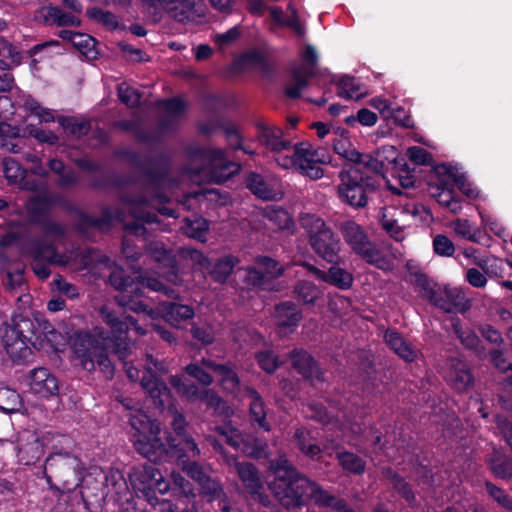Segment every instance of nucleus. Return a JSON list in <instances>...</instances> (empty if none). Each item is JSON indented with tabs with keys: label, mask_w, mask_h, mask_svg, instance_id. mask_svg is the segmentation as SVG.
<instances>
[{
	"label": "nucleus",
	"mask_w": 512,
	"mask_h": 512,
	"mask_svg": "<svg viewBox=\"0 0 512 512\" xmlns=\"http://www.w3.org/2000/svg\"><path fill=\"white\" fill-rule=\"evenodd\" d=\"M100 313L103 321L110 328V336L100 340L90 333L81 332L76 335L73 350L81 366L89 372L96 370L98 367L106 378H112L114 365L107 353V349L111 348L113 353L123 362L128 378L132 381L138 380V368L128 361L133 348V343L128 337V331L132 326L138 335H145L146 330L139 326L133 317L127 316L121 319L106 306L101 308Z\"/></svg>",
	"instance_id": "1"
},
{
	"label": "nucleus",
	"mask_w": 512,
	"mask_h": 512,
	"mask_svg": "<svg viewBox=\"0 0 512 512\" xmlns=\"http://www.w3.org/2000/svg\"><path fill=\"white\" fill-rule=\"evenodd\" d=\"M166 179L163 177H148L141 185H130L119 193L121 203L128 208L130 215L135 222L125 225V230L130 234L140 236L146 233L143 224H158V216L148 209H155L160 214L176 218L173 209L162 206L167 201L163 192V184Z\"/></svg>",
	"instance_id": "2"
},
{
	"label": "nucleus",
	"mask_w": 512,
	"mask_h": 512,
	"mask_svg": "<svg viewBox=\"0 0 512 512\" xmlns=\"http://www.w3.org/2000/svg\"><path fill=\"white\" fill-rule=\"evenodd\" d=\"M24 251L33 259L32 269L41 279L49 277L51 273L50 265L66 266L75 262L80 268L89 269L92 273H96L98 264L108 265L107 256L98 250L87 248L83 251L74 249L69 253H59L55 246L41 239L29 240L24 247Z\"/></svg>",
	"instance_id": "3"
},
{
	"label": "nucleus",
	"mask_w": 512,
	"mask_h": 512,
	"mask_svg": "<svg viewBox=\"0 0 512 512\" xmlns=\"http://www.w3.org/2000/svg\"><path fill=\"white\" fill-rule=\"evenodd\" d=\"M269 469L274 475L269 489L278 502L286 509L302 507L307 501L311 480L284 456L270 460Z\"/></svg>",
	"instance_id": "4"
},
{
	"label": "nucleus",
	"mask_w": 512,
	"mask_h": 512,
	"mask_svg": "<svg viewBox=\"0 0 512 512\" xmlns=\"http://www.w3.org/2000/svg\"><path fill=\"white\" fill-rule=\"evenodd\" d=\"M145 374L141 378V386L152 399L153 404L163 409L166 404L168 414L171 416V425L178 437L187 435V422L184 416L179 413L174 405L170 404L171 392L161 377L169 372L168 365L164 360H158L147 354L144 364Z\"/></svg>",
	"instance_id": "5"
},
{
	"label": "nucleus",
	"mask_w": 512,
	"mask_h": 512,
	"mask_svg": "<svg viewBox=\"0 0 512 512\" xmlns=\"http://www.w3.org/2000/svg\"><path fill=\"white\" fill-rule=\"evenodd\" d=\"M191 161L192 164L199 163L188 168L193 180L203 178L208 182L223 183L240 170V165L228 160L220 148H195L191 152Z\"/></svg>",
	"instance_id": "6"
},
{
	"label": "nucleus",
	"mask_w": 512,
	"mask_h": 512,
	"mask_svg": "<svg viewBox=\"0 0 512 512\" xmlns=\"http://www.w3.org/2000/svg\"><path fill=\"white\" fill-rule=\"evenodd\" d=\"M299 224L305 231L314 253L329 263H336L339 259L341 241L331 227L321 217L312 213H301Z\"/></svg>",
	"instance_id": "7"
},
{
	"label": "nucleus",
	"mask_w": 512,
	"mask_h": 512,
	"mask_svg": "<svg viewBox=\"0 0 512 512\" xmlns=\"http://www.w3.org/2000/svg\"><path fill=\"white\" fill-rule=\"evenodd\" d=\"M107 261L108 265L98 264L96 273L93 274L98 277H105V271L109 272V283L120 292L115 296V301L119 306L136 313L147 312V305L141 300L143 292L139 283L127 276L124 270L111 262L108 257Z\"/></svg>",
	"instance_id": "8"
},
{
	"label": "nucleus",
	"mask_w": 512,
	"mask_h": 512,
	"mask_svg": "<svg viewBox=\"0 0 512 512\" xmlns=\"http://www.w3.org/2000/svg\"><path fill=\"white\" fill-rule=\"evenodd\" d=\"M45 477L58 490L71 492L83 480V466L78 457L68 452L51 454L44 465Z\"/></svg>",
	"instance_id": "9"
},
{
	"label": "nucleus",
	"mask_w": 512,
	"mask_h": 512,
	"mask_svg": "<svg viewBox=\"0 0 512 512\" xmlns=\"http://www.w3.org/2000/svg\"><path fill=\"white\" fill-rule=\"evenodd\" d=\"M35 334L34 322L23 315H15L9 323L0 327L1 340L13 362H22L32 354V337Z\"/></svg>",
	"instance_id": "10"
},
{
	"label": "nucleus",
	"mask_w": 512,
	"mask_h": 512,
	"mask_svg": "<svg viewBox=\"0 0 512 512\" xmlns=\"http://www.w3.org/2000/svg\"><path fill=\"white\" fill-rule=\"evenodd\" d=\"M329 156L323 149H314L308 142H301L295 146L291 145V150L286 155H279L275 161L279 166L289 169L295 168L302 175L312 180L320 179L324 172L318 166L319 163H326Z\"/></svg>",
	"instance_id": "11"
},
{
	"label": "nucleus",
	"mask_w": 512,
	"mask_h": 512,
	"mask_svg": "<svg viewBox=\"0 0 512 512\" xmlns=\"http://www.w3.org/2000/svg\"><path fill=\"white\" fill-rule=\"evenodd\" d=\"M340 198L354 208H363L368 203L369 193L378 189L377 179L368 177L359 167H344L339 172Z\"/></svg>",
	"instance_id": "12"
},
{
	"label": "nucleus",
	"mask_w": 512,
	"mask_h": 512,
	"mask_svg": "<svg viewBox=\"0 0 512 512\" xmlns=\"http://www.w3.org/2000/svg\"><path fill=\"white\" fill-rule=\"evenodd\" d=\"M338 229L345 242L366 262L379 269H386L388 261L383 253L368 239L363 228L355 221L347 220L339 223Z\"/></svg>",
	"instance_id": "13"
},
{
	"label": "nucleus",
	"mask_w": 512,
	"mask_h": 512,
	"mask_svg": "<svg viewBox=\"0 0 512 512\" xmlns=\"http://www.w3.org/2000/svg\"><path fill=\"white\" fill-rule=\"evenodd\" d=\"M155 14L164 11L179 23L194 22L204 16L203 0H144Z\"/></svg>",
	"instance_id": "14"
},
{
	"label": "nucleus",
	"mask_w": 512,
	"mask_h": 512,
	"mask_svg": "<svg viewBox=\"0 0 512 512\" xmlns=\"http://www.w3.org/2000/svg\"><path fill=\"white\" fill-rule=\"evenodd\" d=\"M317 58L314 47L307 45L302 53L304 64L293 68L291 79L286 85L285 94L287 97L297 99L301 96L302 91L308 86L310 78L316 73Z\"/></svg>",
	"instance_id": "15"
},
{
	"label": "nucleus",
	"mask_w": 512,
	"mask_h": 512,
	"mask_svg": "<svg viewBox=\"0 0 512 512\" xmlns=\"http://www.w3.org/2000/svg\"><path fill=\"white\" fill-rule=\"evenodd\" d=\"M245 272L248 285L265 289L270 280L283 273V267L272 258L260 257L257 259L256 266L248 267Z\"/></svg>",
	"instance_id": "16"
},
{
	"label": "nucleus",
	"mask_w": 512,
	"mask_h": 512,
	"mask_svg": "<svg viewBox=\"0 0 512 512\" xmlns=\"http://www.w3.org/2000/svg\"><path fill=\"white\" fill-rule=\"evenodd\" d=\"M130 482L138 490L156 489L160 493L169 490V483L163 480L160 471L152 464L133 467L129 472Z\"/></svg>",
	"instance_id": "17"
},
{
	"label": "nucleus",
	"mask_w": 512,
	"mask_h": 512,
	"mask_svg": "<svg viewBox=\"0 0 512 512\" xmlns=\"http://www.w3.org/2000/svg\"><path fill=\"white\" fill-rule=\"evenodd\" d=\"M236 473L252 499L258 501L265 507L270 506L271 500L264 492L259 471L252 463L244 462V464L237 466Z\"/></svg>",
	"instance_id": "18"
},
{
	"label": "nucleus",
	"mask_w": 512,
	"mask_h": 512,
	"mask_svg": "<svg viewBox=\"0 0 512 512\" xmlns=\"http://www.w3.org/2000/svg\"><path fill=\"white\" fill-rule=\"evenodd\" d=\"M257 138L259 142L267 149L275 153V158L279 155H286L285 152L291 150V142L283 139V131L270 123L257 122Z\"/></svg>",
	"instance_id": "19"
},
{
	"label": "nucleus",
	"mask_w": 512,
	"mask_h": 512,
	"mask_svg": "<svg viewBox=\"0 0 512 512\" xmlns=\"http://www.w3.org/2000/svg\"><path fill=\"white\" fill-rule=\"evenodd\" d=\"M406 266L410 281L419 288L422 297L429 299L444 312H448V301L439 296L435 290L436 284L432 283L417 265L408 262Z\"/></svg>",
	"instance_id": "20"
},
{
	"label": "nucleus",
	"mask_w": 512,
	"mask_h": 512,
	"mask_svg": "<svg viewBox=\"0 0 512 512\" xmlns=\"http://www.w3.org/2000/svg\"><path fill=\"white\" fill-rule=\"evenodd\" d=\"M290 359L293 368L312 385L324 382V372L308 352L294 349L290 353Z\"/></svg>",
	"instance_id": "21"
},
{
	"label": "nucleus",
	"mask_w": 512,
	"mask_h": 512,
	"mask_svg": "<svg viewBox=\"0 0 512 512\" xmlns=\"http://www.w3.org/2000/svg\"><path fill=\"white\" fill-rule=\"evenodd\" d=\"M426 183L431 197L448 207V166L445 163L431 166Z\"/></svg>",
	"instance_id": "22"
},
{
	"label": "nucleus",
	"mask_w": 512,
	"mask_h": 512,
	"mask_svg": "<svg viewBox=\"0 0 512 512\" xmlns=\"http://www.w3.org/2000/svg\"><path fill=\"white\" fill-rule=\"evenodd\" d=\"M3 172L7 181L10 184L16 185L21 190L37 192L41 189V183L36 179H28L26 171L12 158L4 160Z\"/></svg>",
	"instance_id": "23"
},
{
	"label": "nucleus",
	"mask_w": 512,
	"mask_h": 512,
	"mask_svg": "<svg viewBox=\"0 0 512 512\" xmlns=\"http://www.w3.org/2000/svg\"><path fill=\"white\" fill-rule=\"evenodd\" d=\"M30 389L42 397L56 395L59 390L57 378L47 368H36L29 375Z\"/></svg>",
	"instance_id": "24"
},
{
	"label": "nucleus",
	"mask_w": 512,
	"mask_h": 512,
	"mask_svg": "<svg viewBox=\"0 0 512 512\" xmlns=\"http://www.w3.org/2000/svg\"><path fill=\"white\" fill-rule=\"evenodd\" d=\"M147 254L156 262L169 267L166 279L174 284L179 283V275L176 266L175 257L160 241H152L146 246Z\"/></svg>",
	"instance_id": "25"
},
{
	"label": "nucleus",
	"mask_w": 512,
	"mask_h": 512,
	"mask_svg": "<svg viewBox=\"0 0 512 512\" xmlns=\"http://www.w3.org/2000/svg\"><path fill=\"white\" fill-rule=\"evenodd\" d=\"M201 363L205 368L215 373L224 390L230 393H236L240 390L239 377L231 366L216 363L211 359H202Z\"/></svg>",
	"instance_id": "26"
},
{
	"label": "nucleus",
	"mask_w": 512,
	"mask_h": 512,
	"mask_svg": "<svg viewBox=\"0 0 512 512\" xmlns=\"http://www.w3.org/2000/svg\"><path fill=\"white\" fill-rule=\"evenodd\" d=\"M168 445L172 456L176 457L178 465L185 460H192L200 457L201 450L190 435L178 438H168Z\"/></svg>",
	"instance_id": "27"
},
{
	"label": "nucleus",
	"mask_w": 512,
	"mask_h": 512,
	"mask_svg": "<svg viewBox=\"0 0 512 512\" xmlns=\"http://www.w3.org/2000/svg\"><path fill=\"white\" fill-rule=\"evenodd\" d=\"M134 447L138 453L150 461L157 460L165 451V445L159 434L149 432L134 435Z\"/></svg>",
	"instance_id": "28"
},
{
	"label": "nucleus",
	"mask_w": 512,
	"mask_h": 512,
	"mask_svg": "<svg viewBox=\"0 0 512 512\" xmlns=\"http://www.w3.org/2000/svg\"><path fill=\"white\" fill-rule=\"evenodd\" d=\"M275 317L280 335L291 333L301 320V313L293 302H284L276 306Z\"/></svg>",
	"instance_id": "29"
},
{
	"label": "nucleus",
	"mask_w": 512,
	"mask_h": 512,
	"mask_svg": "<svg viewBox=\"0 0 512 512\" xmlns=\"http://www.w3.org/2000/svg\"><path fill=\"white\" fill-rule=\"evenodd\" d=\"M104 484L102 488V497L112 496L117 500H128L130 495L128 484L121 471L110 469L104 476Z\"/></svg>",
	"instance_id": "30"
},
{
	"label": "nucleus",
	"mask_w": 512,
	"mask_h": 512,
	"mask_svg": "<svg viewBox=\"0 0 512 512\" xmlns=\"http://www.w3.org/2000/svg\"><path fill=\"white\" fill-rule=\"evenodd\" d=\"M122 403L126 409L132 411L129 413L128 417L132 428L136 431L135 434L146 432H149L150 434L160 433L161 429L159 423L152 421L144 411L140 409H134L130 404L131 400L125 399Z\"/></svg>",
	"instance_id": "31"
},
{
	"label": "nucleus",
	"mask_w": 512,
	"mask_h": 512,
	"mask_svg": "<svg viewBox=\"0 0 512 512\" xmlns=\"http://www.w3.org/2000/svg\"><path fill=\"white\" fill-rule=\"evenodd\" d=\"M160 311L165 321L174 327H179L182 322L192 319L195 315L191 306L178 302H162Z\"/></svg>",
	"instance_id": "32"
},
{
	"label": "nucleus",
	"mask_w": 512,
	"mask_h": 512,
	"mask_svg": "<svg viewBox=\"0 0 512 512\" xmlns=\"http://www.w3.org/2000/svg\"><path fill=\"white\" fill-rule=\"evenodd\" d=\"M246 187L258 198L263 200H277L281 193L278 192L271 181L265 179L262 175L250 172L246 177Z\"/></svg>",
	"instance_id": "33"
},
{
	"label": "nucleus",
	"mask_w": 512,
	"mask_h": 512,
	"mask_svg": "<svg viewBox=\"0 0 512 512\" xmlns=\"http://www.w3.org/2000/svg\"><path fill=\"white\" fill-rule=\"evenodd\" d=\"M486 464L495 478L510 480L512 478V458L494 449L486 455Z\"/></svg>",
	"instance_id": "34"
},
{
	"label": "nucleus",
	"mask_w": 512,
	"mask_h": 512,
	"mask_svg": "<svg viewBox=\"0 0 512 512\" xmlns=\"http://www.w3.org/2000/svg\"><path fill=\"white\" fill-rule=\"evenodd\" d=\"M450 183L470 200L480 196L479 189L468 179L467 173L457 162H450Z\"/></svg>",
	"instance_id": "35"
},
{
	"label": "nucleus",
	"mask_w": 512,
	"mask_h": 512,
	"mask_svg": "<svg viewBox=\"0 0 512 512\" xmlns=\"http://www.w3.org/2000/svg\"><path fill=\"white\" fill-rule=\"evenodd\" d=\"M307 499H312L314 503L318 506L332 507L338 511L344 512L351 511L346 507V504L343 500L330 494L312 480L311 485L309 486V491L307 493Z\"/></svg>",
	"instance_id": "36"
},
{
	"label": "nucleus",
	"mask_w": 512,
	"mask_h": 512,
	"mask_svg": "<svg viewBox=\"0 0 512 512\" xmlns=\"http://www.w3.org/2000/svg\"><path fill=\"white\" fill-rule=\"evenodd\" d=\"M164 114L159 123L160 133H165L176 127L179 117L185 109L182 100L173 98L162 102Z\"/></svg>",
	"instance_id": "37"
},
{
	"label": "nucleus",
	"mask_w": 512,
	"mask_h": 512,
	"mask_svg": "<svg viewBox=\"0 0 512 512\" xmlns=\"http://www.w3.org/2000/svg\"><path fill=\"white\" fill-rule=\"evenodd\" d=\"M293 440L298 449L307 457L314 460L320 456L322 449L311 430L298 428L294 433Z\"/></svg>",
	"instance_id": "38"
},
{
	"label": "nucleus",
	"mask_w": 512,
	"mask_h": 512,
	"mask_svg": "<svg viewBox=\"0 0 512 512\" xmlns=\"http://www.w3.org/2000/svg\"><path fill=\"white\" fill-rule=\"evenodd\" d=\"M355 165H350L349 167H359L368 177H373L377 179L378 188L381 185V181L383 179L384 173V165L382 164V159H380L376 153L374 154H362L360 153V159L356 160Z\"/></svg>",
	"instance_id": "39"
},
{
	"label": "nucleus",
	"mask_w": 512,
	"mask_h": 512,
	"mask_svg": "<svg viewBox=\"0 0 512 512\" xmlns=\"http://www.w3.org/2000/svg\"><path fill=\"white\" fill-rule=\"evenodd\" d=\"M387 345L402 359L412 361L416 357L415 351L395 330H387L384 334Z\"/></svg>",
	"instance_id": "40"
},
{
	"label": "nucleus",
	"mask_w": 512,
	"mask_h": 512,
	"mask_svg": "<svg viewBox=\"0 0 512 512\" xmlns=\"http://www.w3.org/2000/svg\"><path fill=\"white\" fill-rule=\"evenodd\" d=\"M454 359L450 356V368L454 367ZM474 383V377L471 373L470 368L466 364H462L461 367L450 369V386L459 391H465L471 387Z\"/></svg>",
	"instance_id": "41"
},
{
	"label": "nucleus",
	"mask_w": 512,
	"mask_h": 512,
	"mask_svg": "<svg viewBox=\"0 0 512 512\" xmlns=\"http://www.w3.org/2000/svg\"><path fill=\"white\" fill-rule=\"evenodd\" d=\"M472 291L468 287L450 288V312L464 314L471 309Z\"/></svg>",
	"instance_id": "42"
},
{
	"label": "nucleus",
	"mask_w": 512,
	"mask_h": 512,
	"mask_svg": "<svg viewBox=\"0 0 512 512\" xmlns=\"http://www.w3.org/2000/svg\"><path fill=\"white\" fill-rule=\"evenodd\" d=\"M450 322L451 328L454 334L460 340L461 344L469 350L477 351L481 341L476 333L469 328L463 329L461 321L458 317H450Z\"/></svg>",
	"instance_id": "43"
},
{
	"label": "nucleus",
	"mask_w": 512,
	"mask_h": 512,
	"mask_svg": "<svg viewBox=\"0 0 512 512\" xmlns=\"http://www.w3.org/2000/svg\"><path fill=\"white\" fill-rule=\"evenodd\" d=\"M367 93L366 88L351 76H343L338 82V94L347 99H361Z\"/></svg>",
	"instance_id": "44"
},
{
	"label": "nucleus",
	"mask_w": 512,
	"mask_h": 512,
	"mask_svg": "<svg viewBox=\"0 0 512 512\" xmlns=\"http://www.w3.org/2000/svg\"><path fill=\"white\" fill-rule=\"evenodd\" d=\"M38 225L40 226L44 237L41 240L46 243H51L54 246V242L59 241L66 233V228L59 222H56L50 218H43L39 220ZM36 239H40L37 237Z\"/></svg>",
	"instance_id": "45"
},
{
	"label": "nucleus",
	"mask_w": 512,
	"mask_h": 512,
	"mask_svg": "<svg viewBox=\"0 0 512 512\" xmlns=\"http://www.w3.org/2000/svg\"><path fill=\"white\" fill-rule=\"evenodd\" d=\"M246 396L249 398L250 414L252 418L259 424V426L266 428V410L265 405L260 394L251 387L245 388Z\"/></svg>",
	"instance_id": "46"
},
{
	"label": "nucleus",
	"mask_w": 512,
	"mask_h": 512,
	"mask_svg": "<svg viewBox=\"0 0 512 512\" xmlns=\"http://www.w3.org/2000/svg\"><path fill=\"white\" fill-rule=\"evenodd\" d=\"M170 384L177 392L190 401L200 399L203 389H199L194 383L186 380L183 376L174 375L170 377Z\"/></svg>",
	"instance_id": "47"
},
{
	"label": "nucleus",
	"mask_w": 512,
	"mask_h": 512,
	"mask_svg": "<svg viewBox=\"0 0 512 512\" xmlns=\"http://www.w3.org/2000/svg\"><path fill=\"white\" fill-rule=\"evenodd\" d=\"M321 290L312 282L302 280L294 287L297 300L307 305H312L321 296Z\"/></svg>",
	"instance_id": "48"
},
{
	"label": "nucleus",
	"mask_w": 512,
	"mask_h": 512,
	"mask_svg": "<svg viewBox=\"0 0 512 512\" xmlns=\"http://www.w3.org/2000/svg\"><path fill=\"white\" fill-rule=\"evenodd\" d=\"M23 406L20 395L9 387H0V410L5 413L18 412Z\"/></svg>",
	"instance_id": "49"
},
{
	"label": "nucleus",
	"mask_w": 512,
	"mask_h": 512,
	"mask_svg": "<svg viewBox=\"0 0 512 512\" xmlns=\"http://www.w3.org/2000/svg\"><path fill=\"white\" fill-rule=\"evenodd\" d=\"M237 263V258L233 256H225L220 258L214 264L212 270L210 271V275L216 282L224 283L232 273Z\"/></svg>",
	"instance_id": "50"
},
{
	"label": "nucleus",
	"mask_w": 512,
	"mask_h": 512,
	"mask_svg": "<svg viewBox=\"0 0 512 512\" xmlns=\"http://www.w3.org/2000/svg\"><path fill=\"white\" fill-rule=\"evenodd\" d=\"M264 216L277 229H288L293 224L290 214L282 207L269 206Z\"/></svg>",
	"instance_id": "51"
},
{
	"label": "nucleus",
	"mask_w": 512,
	"mask_h": 512,
	"mask_svg": "<svg viewBox=\"0 0 512 512\" xmlns=\"http://www.w3.org/2000/svg\"><path fill=\"white\" fill-rule=\"evenodd\" d=\"M337 459L341 467L350 473L362 474L365 470V461L360 456L352 452H338Z\"/></svg>",
	"instance_id": "52"
},
{
	"label": "nucleus",
	"mask_w": 512,
	"mask_h": 512,
	"mask_svg": "<svg viewBox=\"0 0 512 512\" xmlns=\"http://www.w3.org/2000/svg\"><path fill=\"white\" fill-rule=\"evenodd\" d=\"M325 282L332 284L340 289H349L353 283L352 275L345 269L340 267L332 266L328 272H326Z\"/></svg>",
	"instance_id": "53"
},
{
	"label": "nucleus",
	"mask_w": 512,
	"mask_h": 512,
	"mask_svg": "<svg viewBox=\"0 0 512 512\" xmlns=\"http://www.w3.org/2000/svg\"><path fill=\"white\" fill-rule=\"evenodd\" d=\"M207 230L208 224L203 218H195L193 220L186 218L184 224L181 226V231L185 235L200 241L205 240V234Z\"/></svg>",
	"instance_id": "54"
},
{
	"label": "nucleus",
	"mask_w": 512,
	"mask_h": 512,
	"mask_svg": "<svg viewBox=\"0 0 512 512\" xmlns=\"http://www.w3.org/2000/svg\"><path fill=\"white\" fill-rule=\"evenodd\" d=\"M73 46L89 60L96 59L98 56L97 41L88 34L79 33L75 36Z\"/></svg>",
	"instance_id": "55"
},
{
	"label": "nucleus",
	"mask_w": 512,
	"mask_h": 512,
	"mask_svg": "<svg viewBox=\"0 0 512 512\" xmlns=\"http://www.w3.org/2000/svg\"><path fill=\"white\" fill-rule=\"evenodd\" d=\"M172 490L176 491V495L179 498H186L188 500L194 499L196 494L192 483L187 480L179 472L171 473Z\"/></svg>",
	"instance_id": "56"
},
{
	"label": "nucleus",
	"mask_w": 512,
	"mask_h": 512,
	"mask_svg": "<svg viewBox=\"0 0 512 512\" xmlns=\"http://www.w3.org/2000/svg\"><path fill=\"white\" fill-rule=\"evenodd\" d=\"M200 494L208 501L220 500L225 497V492L221 482L211 475L200 485Z\"/></svg>",
	"instance_id": "57"
},
{
	"label": "nucleus",
	"mask_w": 512,
	"mask_h": 512,
	"mask_svg": "<svg viewBox=\"0 0 512 512\" xmlns=\"http://www.w3.org/2000/svg\"><path fill=\"white\" fill-rule=\"evenodd\" d=\"M43 454V445L37 437L33 441L19 447V456L25 464H31L40 459Z\"/></svg>",
	"instance_id": "58"
},
{
	"label": "nucleus",
	"mask_w": 512,
	"mask_h": 512,
	"mask_svg": "<svg viewBox=\"0 0 512 512\" xmlns=\"http://www.w3.org/2000/svg\"><path fill=\"white\" fill-rule=\"evenodd\" d=\"M26 207L34 223L38 224L39 220L47 218L45 216V213L49 208V202L47 198L42 196H33L28 200Z\"/></svg>",
	"instance_id": "59"
},
{
	"label": "nucleus",
	"mask_w": 512,
	"mask_h": 512,
	"mask_svg": "<svg viewBox=\"0 0 512 512\" xmlns=\"http://www.w3.org/2000/svg\"><path fill=\"white\" fill-rule=\"evenodd\" d=\"M59 124L72 136L80 138L89 132L90 125L85 121H78L72 117H60Z\"/></svg>",
	"instance_id": "60"
},
{
	"label": "nucleus",
	"mask_w": 512,
	"mask_h": 512,
	"mask_svg": "<svg viewBox=\"0 0 512 512\" xmlns=\"http://www.w3.org/2000/svg\"><path fill=\"white\" fill-rule=\"evenodd\" d=\"M485 490L487 494L493 498L501 507L507 511H512V498L506 493V491L492 483L491 481H485Z\"/></svg>",
	"instance_id": "61"
},
{
	"label": "nucleus",
	"mask_w": 512,
	"mask_h": 512,
	"mask_svg": "<svg viewBox=\"0 0 512 512\" xmlns=\"http://www.w3.org/2000/svg\"><path fill=\"white\" fill-rule=\"evenodd\" d=\"M118 97L122 103L130 108L137 107L141 101L139 91L131 87L128 83L122 82L117 87Z\"/></svg>",
	"instance_id": "62"
},
{
	"label": "nucleus",
	"mask_w": 512,
	"mask_h": 512,
	"mask_svg": "<svg viewBox=\"0 0 512 512\" xmlns=\"http://www.w3.org/2000/svg\"><path fill=\"white\" fill-rule=\"evenodd\" d=\"M333 148L340 157L352 163L360 159V152L356 150L347 138L336 139L333 143Z\"/></svg>",
	"instance_id": "63"
},
{
	"label": "nucleus",
	"mask_w": 512,
	"mask_h": 512,
	"mask_svg": "<svg viewBox=\"0 0 512 512\" xmlns=\"http://www.w3.org/2000/svg\"><path fill=\"white\" fill-rule=\"evenodd\" d=\"M181 469L199 485L205 481L210 474L207 469L195 460H185L180 465Z\"/></svg>",
	"instance_id": "64"
}]
</instances>
